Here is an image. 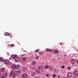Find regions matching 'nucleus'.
Listing matches in <instances>:
<instances>
[{
    "mask_svg": "<svg viewBox=\"0 0 78 78\" xmlns=\"http://www.w3.org/2000/svg\"><path fill=\"white\" fill-rule=\"evenodd\" d=\"M77 51H78V49L77 50Z\"/></svg>",
    "mask_w": 78,
    "mask_h": 78,
    "instance_id": "4c0bfd02",
    "label": "nucleus"
},
{
    "mask_svg": "<svg viewBox=\"0 0 78 78\" xmlns=\"http://www.w3.org/2000/svg\"><path fill=\"white\" fill-rule=\"evenodd\" d=\"M72 73L69 72L68 73V78H71V77H72Z\"/></svg>",
    "mask_w": 78,
    "mask_h": 78,
    "instance_id": "7ed1b4c3",
    "label": "nucleus"
},
{
    "mask_svg": "<svg viewBox=\"0 0 78 78\" xmlns=\"http://www.w3.org/2000/svg\"><path fill=\"white\" fill-rule=\"evenodd\" d=\"M39 68L40 69H42V66L41 65L39 66Z\"/></svg>",
    "mask_w": 78,
    "mask_h": 78,
    "instance_id": "2eb2a0df",
    "label": "nucleus"
},
{
    "mask_svg": "<svg viewBox=\"0 0 78 78\" xmlns=\"http://www.w3.org/2000/svg\"><path fill=\"white\" fill-rule=\"evenodd\" d=\"M0 61L1 62H3V60H2V57H0Z\"/></svg>",
    "mask_w": 78,
    "mask_h": 78,
    "instance_id": "aec40b11",
    "label": "nucleus"
},
{
    "mask_svg": "<svg viewBox=\"0 0 78 78\" xmlns=\"http://www.w3.org/2000/svg\"><path fill=\"white\" fill-rule=\"evenodd\" d=\"M22 77L24 78H27L28 76L27 74L24 73L22 75Z\"/></svg>",
    "mask_w": 78,
    "mask_h": 78,
    "instance_id": "39448f33",
    "label": "nucleus"
},
{
    "mask_svg": "<svg viewBox=\"0 0 78 78\" xmlns=\"http://www.w3.org/2000/svg\"><path fill=\"white\" fill-rule=\"evenodd\" d=\"M48 66H45V69H48Z\"/></svg>",
    "mask_w": 78,
    "mask_h": 78,
    "instance_id": "c85d7f7f",
    "label": "nucleus"
},
{
    "mask_svg": "<svg viewBox=\"0 0 78 78\" xmlns=\"http://www.w3.org/2000/svg\"><path fill=\"white\" fill-rule=\"evenodd\" d=\"M46 51H50V52H51V51H52V50L50 49H48V48L46 49Z\"/></svg>",
    "mask_w": 78,
    "mask_h": 78,
    "instance_id": "0eeeda50",
    "label": "nucleus"
},
{
    "mask_svg": "<svg viewBox=\"0 0 78 78\" xmlns=\"http://www.w3.org/2000/svg\"><path fill=\"white\" fill-rule=\"evenodd\" d=\"M11 46H12V47H14L15 45L14 44H11Z\"/></svg>",
    "mask_w": 78,
    "mask_h": 78,
    "instance_id": "cd10ccee",
    "label": "nucleus"
},
{
    "mask_svg": "<svg viewBox=\"0 0 78 78\" xmlns=\"http://www.w3.org/2000/svg\"><path fill=\"white\" fill-rule=\"evenodd\" d=\"M13 78H16V75H15V74L13 75Z\"/></svg>",
    "mask_w": 78,
    "mask_h": 78,
    "instance_id": "bb28decb",
    "label": "nucleus"
},
{
    "mask_svg": "<svg viewBox=\"0 0 78 78\" xmlns=\"http://www.w3.org/2000/svg\"><path fill=\"white\" fill-rule=\"evenodd\" d=\"M73 75L75 76H78V71L75 70L73 72Z\"/></svg>",
    "mask_w": 78,
    "mask_h": 78,
    "instance_id": "f03ea898",
    "label": "nucleus"
},
{
    "mask_svg": "<svg viewBox=\"0 0 78 78\" xmlns=\"http://www.w3.org/2000/svg\"><path fill=\"white\" fill-rule=\"evenodd\" d=\"M65 67V66L63 65V66H62V69H64Z\"/></svg>",
    "mask_w": 78,
    "mask_h": 78,
    "instance_id": "5701e85b",
    "label": "nucleus"
},
{
    "mask_svg": "<svg viewBox=\"0 0 78 78\" xmlns=\"http://www.w3.org/2000/svg\"><path fill=\"white\" fill-rule=\"evenodd\" d=\"M35 75V72H34L32 74V76H34V75Z\"/></svg>",
    "mask_w": 78,
    "mask_h": 78,
    "instance_id": "dca6fc26",
    "label": "nucleus"
},
{
    "mask_svg": "<svg viewBox=\"0 0 78 78\" xmlns=\"http://www.w3.org/2000/svg\"><path fill=\"white\" fill-rule=\"evenodd\" d=\"M62 78H64V77H62Z\"/></svg>",
    "mask_w": 78,
    "mask_h": 78,
    "instance_id": "e433bc0d",
    "label": "nucleus"
},
{
    "mask_svg": "<svg viewBox=\"0 0 78 78\" xmlns=\"http://www.w3.org/2000/svg\"><path fill=\"white\" fill-rule=\"evenodd\" d=\"M46 76L47 77V78H48L49 77V74H46Z\"/></svg>",
    "mask_w": 78,
    "mask_h": 78,
    "instance_id": "f3484780",
    "label": "nucleus"
},
{
    "mask_svg": "<svg viewBox=\"0 0 78 78\" xmlns=\"http://www.w3.org/2000/svg\"><path fill=\"white\" fill-rule=\"evenodd\" d=\"M5 35V36H9V34L8 33V32H6L4 34Z\"/></svg>",
    "mask_w": 78,
    "mask_h": 78,
    "instance_id": "9b49d317",
    "label": "nucleus"
},
{
    "mask_svg": "<svg viewBox=\"0 0 78 78\" xmlns=\"http://www.w3.org/2000/svg\"><path fill=\"white\" fill-rule=\"evenodd\" d=\"M54 52L55 54H56L57 53H59V52L58 51V50H55L54 51Z\"/></svg>",
    "mask_w": 78,
    "mask_h": 78,
    "instance_id": "9d476101",
    "label": "nucleus"
},
{
    "mask_svg": "<svg viewBox=\"0 0 78 78\" xmlns=\"http://www.w3.org/2000/svg\"><path fill=\"white\" fill-rule=\"evenodd\" d=\"M18 72L19 73H20V70H18Z\"/></svg>",
    "mask_w": 78,
    "mask_h": 78,
    "instance_id": "2f4dec72",
    "label": "nucleus"
},
{
    "mask_svg": "<svg viewBox=\"0 0 78 78\" xmlns=\"http://www.w3.org/2000/svg\"><path fill=\"white\" fill-rule=\"evenodd\" d=\"M17 56V55L16 54L13 55H12V58H14Z\"/></svg>",
    "mask_w": 78,
    "mask_h": 78,
    "instance_id": "1a4fd4ad",
    "label": "nucleus"
},
{
    "mask_svg": "<svg viewBox=\"0 0 78 78\" xmlns=\"http://www.w3.org/2000/svg\"><path fill=\"white\" fill-rule=\"evenodd\" d=\"M5 75L6 76H8V74H7V73H5Z\"/></svg>",
    "mask_w": 78,
    "mask_h": 78,
    "instance_id": "7c9ffc66",
    "label": "nucleus"
},
{
    "mask_svg": "<svg viewBox=\"0 0 78 78\" xmlns=\"http://www.w3.org/2000/svg\"><path fill=\"white\" fill-rule=\"evenodd\" d=\"M72 64H73L74 63H75V60L74 59H72V62H71Z\"/></svg>",
    "mask_w": 78,
    "mask_h": 78,
    "instance_id": "ddd939ff",
    "label": "nucleus"
},
{
    "mask_svg": "<svg viewBox=\"0 0 78 78\" xmlns=\"http://www.w3.org/2000/svg\"><path fill=\"white\" fill-rule=\"evenodd\" d=\"M68 70H70V67H68Z\"/></svg>",
    "mask_w": 78,
    "mask_h": 78,
    "instance_id": "c756f323",
    "label": "nucleus"
},
{
    "mask_svg": "<svg viewBox=\"0 0 78 78\" xmlns=\"http://www.w3.org/2000/svg\"><path fill=\"white\" fill-rule=\"evenodd\" d=\"M20 67V66L19 65H14L12 67V69H18V68H19Z\"/></svg>",
    "mask_w": 78,
    "mask_h": 78,
    "instance_id": "f257e3e1",
    "label": "nucleus"
},
{
    "mask_svg": "<svg viewBox=\"0 0 78 78\" xmlns=\"http://www.w3.org/2000/svg\"><path fill=\"white\" fill-rule=\"evenodd\" d=\"M59 77H60V75H58V78H59Z\"/></svg>",
    "mask_w": 78,
    "mask_h": 78,
    "instance_id": "f704fd0d",
    "label": "nucleus"
},
{
    "mask_svg": "<svg viewBox=\"0 0 78 78\" xmlns=\"http://www.w3.org/2000/svg\"><path fill=\"white\" fill-rule=\"evenodd\" d=\"M5 64H7V65H9V62L8 60L6 59L4 61Z\"/></svg>",
    "mask_w": 78,
    "mask_h": 78,
    "instance_id": "20e7f679",
    "label": "nucleus"
},
{
    "mask_svg": "<svg viewBox=\"0 0 78 78\" xmlns=\"http://www.w3.org/2000/svg\"><path fill=\"white\" fill-rule=\"evenodd\" d=\"M13 74V72H11L10 73V75H12Z\"/></svg>",
    "mask_w": 78,
    "mask_h": 78,
    "instance_id": "412c9836",
    "label": "nucleus"
},
{
    "mask_svg": "<svg viewBox=\"0 0 78 78\" xmlns=\"http://www.w3.org/2000/svg\"><path fill=\"white\" fill-rule=\"evenodd\" d=\"M55 77H56V74H53V78H55Z\"/></svg>",
    "mask_w": 78,
    "mask_h": 78,
    "instance_id": "4be33fe9",
    "label": "nucleus"
},
{
    "mask_svg": "<svg viewBox=\"0 0 78 78\" xmlns=\"http://www.w3.org/2000/svg\"><path fill=\"white\" fill-rule=\"evenodd\" d=\"M5 68H2L1 69V71L2 72H3L5 71Z\"/></svg>",
    "mask_w": 78,
    "mask_h": 78,
    "instance_id": "f8f14e48",
    "label": "nucleus"
},
{
    "mask_svg": "<svg viewBox=\"0 0 78 78\" xmlns=\"http://www.w3.org/2000/svg\"><path fill=\"white\" fill-rule=\"evenodd\" d=\"M36 64V62H33L32 63V65L33 66H34V65H35V64Z\"/></svg>",
    "mask_w": 78,
    "mask_h": 78,
    "instance_id": "4468645a",
    "label": "nucleus"
},
{
    "mask_svg": "<svg viewBox=\"0 0 78 78\" xmlns=\"http://www.w3.org/2000/svg\"><path fill=\"white\" fill-rule=\"evenodd\" d=\"M1 78H6V77H5V76H2V77H1Z\"/></svg>",
    "mask_w": 78,
    "mask_h": 78,
    "instance_id": "393cba45",
    "label": "nucleus"
},
{
    "mask_svg": "<svg viewBox=\"0 0 78 78\" xmlns=\"http://www.w3.org/2000/svg\"><path fill=\"white\" fill-rule=\"evenodd\" d=\"M15 61L16 62H19V57H16L15 58Z\"/></svg>",
    "mask_w": 78,
    "mask_h": 78,
    "instance_id": "423d86ee",
    "label": "nucleus"
},
{
    "mask_svg": "<svg viewBox=\"0 0 78 78\" xmlns=\"http://www.w3.org/2000/svg\"><path fill=\"white\" fill-rule=\"evenodd\" d=\"M36 78H40L39 77V76H37V77H36Z\"/></svg>",
    "mask_w": 78,
    "mask_h": 78,
    "instance_id": "473e14b6",
    "label": "nucleus"
},
{
    "mask_svg": "<svg viewBox=\"0 0 78 78\" xmlns=\"http://www.w3.org/2000/svg\"><path fill=\"white\" fill-rule=\"evenodd\" d=\"M37 73H38V74L40 73V71H39V70L37 71Z\"/></svg>",
    "mask_w": 78,
    "mask_h": 78,
    "instance_id": "b1692460",
    "label": "nucleus"
},
{
    "mask_svg": "<svg viewBox=\"0 0 78 78\" xmlns=\"http://www.w3.org/2000/svg\"><path fill=\"white\" fill-rule=\"evenodd\" d=\"M55 73H59V69H55Z\"/></svg>",
    "mask_w": 78,
    "mask_h": 78,
    "instance_id": "6e6552de",
    "label": "nucleus"
},
{
    "mask_svg": "<svg viewBox=\"0 0 78 78\" xmlns=\"http://www.w3.org/2000/svg\"><path fill=\"white\" fill-rule=\"evenodd\" d=\"M38 56H37L35 57V59H36V60L37 59H38Z\"/></svg>",
    "mask_w": 78,
    "mask_h": 78,
    "instance_id": "a878e982",
    "label": "nucleus"
},
{
    "mask_svg": "<svg viewBox=\"0 0 78 78\" xmlns=\"http://www.w3.org/2000/svg\"><path fill=\"white\" fill-rule=\"evenodd\" d=\"M62 43H60V45H62Z\"/></svg>",
    "mask_w": 78,
    "mask_h": 78,
    "instance_id": "c9c22d12",
    "label": "nucleus"
},
{
    "mask_svg": "<svg viewBox=\"0 0 78 78\" xmlns=\"http://www.w3.org/2000/svg\"><path fill=\"white\" fill-rule=\"evenodd\" d=\"M22 56H25V54H23V55H22Z\"/></svg>",
    "mask_w": 78,
    "mask_h": 78,
    "instance_id": "72a5a7b5",
    "label": "nucleus"
},
{
    "mask_svg": "<svg viewBox=\"0 0 78 78\" xmlns=\"http://www.w3.org/2000/svg\"><path fill=\"white\" fill-rule=\"evenodd\" d=\"M39 51V49H37L35 51V52H38Z\"/></svg>",
    "mask_w": 78,
    "mask_h": 78,
    "instance_id": "6ab92c4d",
    "label": "nucleus"
},
{
    "mask_svg": "<svg viewBox=\"0 0 78 78\" xmlns=\"http://www.w3.org/2000/svg\"><path fill=\"white\" fill-rule=\"evenodd\" d=\"M22 59L23 61H25L26 60V57H23Z\"/></svg>",
    "mask_w": 78,
    "mask_h": 78,
    "instance_id": "a211bd4d",
    "label": "nucleus"
}]
</instances>
